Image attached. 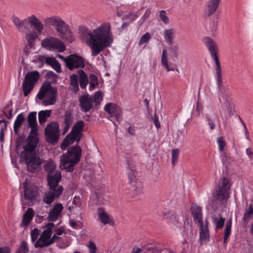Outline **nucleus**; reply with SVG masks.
<instances>
[{
	"label": "nucleus",
	"mask_w": 253,
	"mask_h": 253,
	"mask_svg": "<svg viewBox=\"0 0 253 253\" xmlns=\"http://www.w3.org/2000/svg\"><path fill=\"white\" fill-rule=\"evenodd\" d=\"M82 35L85 38L86 43L91 49V56L95 57L113 42L111 24L109 22L101 24L91 31L85 28L82 30Z\"/></svg>",
	"instance_id": "nucleus-1"
},
{
	"label": "nucleus",
	"mask_w": 253,
	"mask_h": 253,
	"mask_svg": "<svg viewBox=\"0 0 253 253\" xmlns=\"http://www.w3.org/2000/svg\"><path fill=\"white\" fill-rule=\"evenodd\" d=\"M31 130L27 139V143L23 147V151L20 155V163H25L27 170L35 172L39 170L43 160L38 156L35 149L38 142V128L31 127Z\"/></svg>",
	"instance_id": "nucleus-2"
},
{
	"label": "nucleus",
	"mask_w": 253,
	"mask_h": 253,
	"mask_svg": "<svg viewBox=\"0 0 253 253\" xmlns=\"http://www.w3.org/2000/svg\"><path fill=\"white\" fill-rule=\"evenodd\" d=\"M202 41L205 45L208 48L212 59L214 61L215 63V78L219 89L221 92V98L225 103H227V95L224 91H222L221 89L222 87V77H221V68L220 64L217 55V51L218 50L217 46L211 38L205 37Z\"/></svg>",
	"instance_id": "nucleus-3"
},
{
	"label": "nucleus",
	"mask_w": 253,
	"mask_h": 253,
	"mask_svg": "<svg viewBox=\"0 0 253 253\" xmlns=\"http://www.w3.org/2000/svg\"><path fill=\"white\" fill-rule=\"evenodd\" d=\"M81 148L76 146L70 148L60 157V168L67 171H72L74 167L79 162L81 156Z\"/></svg>",
	"instance_id": "nucleus-4"
},
{
	"label": "nucleus",
	"mask_w": 253,
	"mask_h": 253,
	"mask_svg": "<svg viewBox=\"0 0 253 253\" xmlns=\"http://www.w3.org/2000/svg\"><path fill=\"white\" fill-rule=\"evenodd\" d=\"M230 184L227 178H221L214 194L212 196L211 201L213 205L217 206L222 204L224 200L229 198V191Z\"/></svg>",
	"instance_id": "nucleus-5"
},
{
	"label": "nucleus",
	"mask_w": 253,
	"mask_h": 253,
	"mask_svg": "<svg viewBox=\"0 0 253 253\" xmlns=\"http://www.w3.org/2000/svg\"><path fill=\"white\" fill-rule=\"evenodd\" d=\"M127 174L129 179V187H128L130 194L132 196H135L142 193V184L141 182L136 179L137 171L133 163H128L127 168Z\"/></svg>",
	"instance_id": "nucleus-6"
},
{
	"label": "nucleus",
	"mask_w": 253,
	"mask_h": 253,
	"mask_svg": "<svg viewBox=\"0 0 253 253\" xmlns=\"http://www.w3.org/2000/svg\"><path fill=\"white\" fill-rule=\"evenodd\" d=\"M84 126V122L82 121H79L74 125L71 131L66 136L61 145L62 150L66 149L76 140L79 141Z\"/></svg>",
	"instance_id": "nucleus-7"
},
{
	"label": "nucleus",
	"mask_w": 253,
	"mask_h": 253,
	"mask_svg": "<svg viewBox=\"0 0 253 253\" xmlns=\"http://www.w3.org/2000/svg\"><path fill=\"white\" fill-rule=\"evenodd\" d=\"M56 89L51 87L50 85L42 86L37 96L40 100L43 99L42 104L44 106L52 105L56 101Z\"/></svg>",
	"instance_id": "nucleus-8"
},
{
	"label": "nucleus",
	"mask_w": 253,
	"mask_h": 253,
	"mask_svg": "<svg viewBox=\"0 0 253 253\" xmlns=\"http://www.w3.org/2000/svg\"><path fill=\"white\" fill-rule=\"evenodd\" d=\"M12 19L19 30H20V29L27 23L33 26L39 34L42 33L43 30V24L35 15L33 14L23 20H21L17 17H13Z\"/></svg>",
	"instance_id": "nucleus-9"
},
{
	"label": "nucleus",
	"mask_w": 253,
	"mask_h": 253,
	"mask_svg": "<svg viewBox=\"0 0 253 253\" xmlns=\"http://www.w3.org/2000/svg\"><path fill=\"white\" fill-rule=\"evenodd\" d=\"M41 45L48 50L60 52L64 51L66 49V46L62 41L52 36L43 39L41 42Z\"/></svg>",
	"instance_id": "nucleus-10"
},
{
	"label": "nucleus",
	"mask_w": 253,
	"mask_h": 253,
	"mask_svg": "<svg viewBox=\"0 0 253 253\" xmlns=\"http://www.w3.org/2000/svg\"><path fill=\"white\" fill-rule=\"evenodd\" d=\"M52 233L51 228H47L43 231L40 238L34 244L35 248H43L48 246L55 241H58L60 237L54 235L51 238Z\"/></svg>",
	"instance_id": "nucleus-11"
},
{
	"label": "nucleus",
	"mask_w": 253,
	"mask_h": 253,
	"mask_svg": "<svg viewBox=\"0 0 253 253\" xmlns=\"http://www.w3.org/2000/svg\"><path fill=\"white\" fill-rule=\"evenodd\" d=\"M40 78V74L37 71L28 72L23 83V94L27 96L32 90L35 84Z\"/></svg>",
	"instance_id": "nucleus-12"
},
{
	"label": "nucleus",
	"mask_w": 253,
	"mask_h": 253,
	"mask_svg": "<svg viewBox=\"0 0 253 253\" xmlns=\"http://www.w3.org/2000/svg\"><path fill=\"white\" fill-rule=\"evenodd\" d=\"M45 136L46 141L50 143H55L59 136V126L53 122L48 124L45 128Z\"/></svg>",
	"instance_id": "nucleus-13"
},
{
	"label": "nucleus",
	"mask_w": 253,
	"mask_h": 253,
	"mask_svg": "<svg viewBox=\"0 0 253 253\" xmlns=\"http://www.w3.org/2000/svg\"><path fill=\"white\" fill-rule=\"evenodd\" d=\"M58 36L70 42L73 40L72 33L68 25L61 19L54 27Z\"/></svg>",
	"instance_id": "nucleus-14"
},
{
	"label": "nucleus",
	"mask_w": 253,
	"mask_h": 253,
	"mask_svg": "<svg viewBox=\"0 0 253 253\" xmlns=\"http://www.w3.org/2000/svg\"><path fill=\"white\" fill-rule=\"evenodd\" d=\"M24 197L25 200L30 203L29 205L32 206L36 201L39 196L38 188L37 186L29 185L26 182L24 183Z\"/></svg>",
	"instance_id": "nucleus-15"
},
{
	"label": "nucleus",
	"mask_w": 253,
	"mask_h": 253,
	"mask_svg": "<svg viewBox=\"0 0 253 253\" xmlns=\"http://www.w3.org/2000/svg\"><path fill=\"white\" fill-rule=\"evenodd\" d=\"M66 66L70 70L79 68H84V60L80 56L73 54L67 57Z\"/></svg>",
	"instance_id": "nucleus-16"
},
{
	"label": "nucleus",
	"mask_w": 253,
	"mask_h": 253,
	"mask_svg": "<svg viewBox=\"0 0 253 253\" xmlns=\"http://www.w3.org/2000/svg\"><path fill=\"white\" fill-rule=\"evenodd\" d=\"M63 191V187H58L56 189H51L45 192L43 197V202L47 204H51L54 200L58 197Z\"/></svg>",
	"instance_id": "nucleus-17"
},
{
	"label": "nucleus",
	"mask_w": 253,
	"mask_h": 253,
	"mask_svg": "<svg viewBox=\"0 0 253 253\" xmlns=\"http://www.w3.org/2000/svg\"><path fill=\"white\" fill-rule=\"evenodd\" d=\"M104 109L111 117H114L118 121H120L122 115V110L120 106L115 103H108L105 105Z\"/></svg>",
	"instance_id": "nucleus-18"
},
{
	"label": "nucleus",
	"mask_w": 253,
	"mask_h": 253,
	"mask_svg": "<svg viewBox=\"0 0 253 253\" xmlns=\"http://www.w3.org/2000/svg\"><path fill=\"white\" fill-rule=\"evenodd\" d=\"M62 177L61 173L60 171H56L53 173L49 174L47 175V182L49 188L56 189L58 187H62L58 185L59 182L61 181Z\"/></svg>",
	"instance_id": "nucleus-19"
},
{
	"label": "nucleus",
	"mask_w": 253,
	"mask_h": 253,
	"mask_svg": "<svg viewBox=\"0 0 253 253\" xmlns=\"http://www.w3.org/2000/svg\"><path fill=\"white\" fill-rule=\"evenodd\" d=\"M97 213L99 221L103 224H109L111 226L114 225L113 217L106 212L103 208H98L97 210Z\"/></svg>",
	"instance_id": "nucleus-20"
},
{
	"label": "nucleus",
	"mask_w": 253,
	"mask_h": 253,
	"mask_svg": "<svg viewBox=\"0 0 253 253\" xmlns=\"http://www.w3.org/2000/svg\"><path fill=\"white\" fill-rule=\"evenodd\" d=\"M93 103L92 96L88 94L84 95L80 98V106L85 112L88 111L92 108Z\"/></svg>",
	"instance_id": "nucleus-21"
},
{
	"label": "nucleus",
	"mask_w": 253,
	"mask_h": 253,
	"mask_svg": "<svg viewBox=\"0 0 253 253\" xmlns=\"http://www.w3.org/2000/svg\"><path fill=\"white\" fill-rule=\"evenodd\" d=\"M38 58L41 60L44 61L46 64L51 66L57 73L61 72V65L54 57L40 56Z\"/></svg>",
	"instance_id": "nucleus-22"
},
{
	"label": "nucleus",
	"mask_w": 253,
	"mask_h": 253,
	"mask_svg": "<svg viewBox=\"0 0 253 253\" xmlns=\"http://www.w3.org/2000/svg\"><path fill=\"white\" fill-rule=\"evenodd\" d=\"M63 209V205L57 203L54 205L51 211L48 213V220L54 221L60 216Z\"/></svg>",
	"instance_id": "nucleus-23"
},
{
	"label": "nucleus",
	"mask_w": 253,
	"mask_h": 253,
	"mask_svg": "<svg viewBox=\"0 0 253 253\" xmlns=\"http://www.w3.org/2000/svg\"><path fill=\"white\" fill-rule=\"evenodd\" d=\"M221 0H209L205 10V14L210 16L214 13L219 5Z\"/></svg>",
	"instance_id": "nucleus-24"
},
{
	"label": "nucleus",
	"mask_w": 253,
	"mask_h": 253,
	"mask_svg": "<svg viewBox=\"0 0 253 253\" xmlns=\"http://www.w3.org/2000/svg\"><path fill=\"white\" fill-rule=\"evenodd\" d=\"M194 221L198 224L204 223L202 221V208L196 204H193L191 208Z\"/></svg>",
	"instance_id": "nucleus-25"
},
{
	"label": "nucleus",
	"mask_w": 253,
	"mask_h": 253,
	"mask_svg": "<svg viewBox=\"0 0 253 253\" xmlns=\"http://www.w3.org/2000/svg\"><path fill=\"white\" fill-rule=\"evenodd\" d=\"M200 228V238L202 242L207 243L209 241L210 234L208 227V222L198 224Z\"/></svg>",
	"instance_id": "nucleus-26"
},
{
	"label": "nucleus",
	"mask_w": 253,
	"mask_h": 253,
	"mask_svg": "<svg viewBox=\"0 0 253 253\" xmlns=\"http://www.w3.org/2000/svg\"><path fill=\"white\" fill-rule=\"evenodd\" d=\"M184 225L183 228H181V233L186 238L191 237L193 234L192 223L191 221H184Z\"/></svg>",
	"instance_id": "nucleus-27"
},
{
	"label": "nucleus",
	"mask_w": 253,
	"mask_h": 253,
	"mask_svg": "<svg viewBox=\"0 0 253 253\" xmlns=\"http://www.w3.org/2000/svg\"><path fill=\"white\" fill-rule=\"evenodd\" d=\"M34 215V211L32 208H29L24 214L22 224L26 226L28 225L32 220Z\"/></svg>",
	"instance_id": "nucleus-28"
},
{
	"label": "nucleus",
	"mask_w": 253,
	"mask_h": 253,
	"mask_svg": "<svg viewBox=\"0 0 253 253\" xmlns=\"http://www.w3.org/2000/svg\"><path fill=\"white\" fill-rule=\"evenodd\" d=\"M175 31L173 28L166 29L164 33V38L165 41L169 44L173 43V40L174 37Z\"/></svg>",
	"instance_id": "nucleus-29"
},
{
	"label": "nucleus",
	"mask_w": 253,
	"mask_h": 253,
	"mask_svg": "<svg viewBox=\"0 0 253 253\" xmlns=\"http://www.w3.org/2000/svg\"><path fill=\"white\" fill-rule=\"evenodd\" d=\"M177 216L171 211H168L164 214V218L165 219L167 222L172 227L173 225H175L176 223L175 221H176Z\"/></svg>",
	"instance_id": "nucleus-30"
},
{
	"label": "nucleus",
	"mask_w": 253,
	"mask_h": 253,
	"mask_svg": "<svg viewBox=\"0 0 253 253\" xmlns=\"http://www.w3.org/2000/svg\"><path fill=\"white\" fill-rule=\"evenodd\" d=\"M27 122L28 123V126L30 127H37L36 112H32L28 114L27 117Z\"/></svg>",
	"instance_id": "nucleus-31"
},
{
	"label": "nucleus",
	"mask_w": 253,
	"mask_h": 253,
	"mask_svg": "<svg viewBox=\"0 0 253 253\" xmlns=\"http://www.w3.org/2000/svg\"><path fill=\"white\" fill-rule=\"evenodd\" d=\"M78 73L80 76V86L81 88H84L86 86L88 83L87 76L82 70H80Z\"/></svg>",
	"instance_id": "nucleus-32"
},
{
	"label": "nucleus",
	"mask_w": 253,
	"mask_h": 253,
	"mask_svg": "<svg viewBox=\"0 0 253 253\" xmlns=\"http://www.w3.org/2000/svg\"><path fill=\"white\" fill-rule=\"evenodd\" d=\"M51 110H42L39 112V121L40 124L44 123L48 117L51 115Z\"/></svg>",
	"instance_id": "nucleus-33"
},
{
	"label": "nucleus",
	"mask_w": 253,
	"mask_h": 253,
	"mask_svg": "<svg viewBox=\"0 0 253 253\" xmlns=\"http://www.w3.org/2000/svg\"><path fill=\"white\" fill-rule=\"evenodd\" d=\"M61 18L57 16L46 17L44 19L45 23L48 26L55 27Z\"/></svg>",
	"instance_id": "nucleus-34"
},
{
	"label": "nucleus",
	"mask_w": 253,
	"mask_h": 253,
	"mask_svg": "<svg viewBox=\"0 0 253 253\" xmlns=\"http://www.w3.org/2000/svg\"><path fill=\"white\" fill-rule=\"evenodd\" d=\"M24 120V115L21 113L19 114L14 122L13 128L15 132H17L18 129L21 126Z\"/></svg>",
	"instance_id": "nucleus-35"
},
{
	"label": "nucleus",
	"mask_w": 253,
	"mask_h": 253,
	"mask_svg": "<svg viewBox=\"0 0 253 253\" xmlns=\"http://www.w3.org/2000/svg\"><path fill=\"white\" fill-rule=\"evenodd\" d=\"M253 216V208L252 205H250L248 209H246L243 220L245 222H248Z\"/></svg>",
	"instance_id": "nucleus-36"
},
{
	"label": "nucleus",
	"mask_w": 253,
	"mask_h": 253,
	"mask_svg": "<svg viewBox=\"0 0 253 253\" xmlns=\"http://www.w3.org/2000/svg\"><path fill=\"white\" fill-rule=\"evenodd\" d=\"M55 164L52 160H51L48 161L45 165V169L48 173V175L49 174L53 173V171L55 169Z\"/></svg>",
	"instance_id": "nucleus-37"
},
{
	"label": "nucleus",
	"mask_w": 253,
	"mask_h": 253,
	"mask_svg": "<svg viewBox=\"0 0 253 253\" xmlns=\"http://www.w3.org/2000/svg\"><path fill=\"white\" fill-rule=\"evenodd\" d=\"M70 84L72 87V89L74 91H77L79 90L78 86V76L76 74H73L70 78Z\"/></svg>",
	"instance_id": "nucleus-38"
},
{
	"label": "nucleus",
	"mask_w": 253,
	"mask_h": 253,
	"mask_svg": "<svg viewBox=\"0 0 253 253\" xmlns=\"http://www.w3.org/2000/svg\"><path fill=\"white\" fill-rule=\"evenodd\" d=\"M90 84L89 89L92 90L98 84L97 77L94 74H90L89 76Z\"/></svg>",
	"instance_id": "nucleus-39"
},
{
	"label": "nucleus",
	"mask_w": 253,
	"mask_h": 253,
	"mask_svg": "<svg viewBox=\"0 0 253 253\" xmlns=\"http://www.w3.org/2000/svg\"><path fill=\"white\" fill-rule=\"evenodd\" d=\"M161 64L165 68L168 69V60L167 51L166 49H164L162 51L161 56Z\"/></svg>",
	"instance_id": "nucleus-40"
},
{
	"label": "nucleus",
	"mask_w": 253,
	"mask_h": 253,
	"mask_svg": "<svg viewBox=\"0 0 253 253\" xmlns=\"http://www.w3.org/2000/svg\"><path fill=\"white\" fill-rule=\"evenodd\" d=\"M28 252L29 248L28 247V244L26 241H23L21 242L16 253H28Z\"/></svg>",
	"instance_id": "nucleus-41"
},
{
	"label": "nucleus",
	"mask_w": 253,
	"mask_h": 253,
	"mask_svg": "<svg viewBox=\"0 0 253 253\" xmlns=\"http://www.w3.org/2000/svg\"><path fill=\"white\" fill-rule=\"evenodd\" d=\"M12 112L13 109L11 104L7 105L3 109V113L8 119L12 117Z\"/></svg>",
	"instance_id": "nucleus-42"
},
{
	"label": "nucleus",
	"mask_w": 253,
	"mask_h": 253,
	"mask_svg": "<svg viewBox=\"0 0 253 253\" xmlns=\"http://www.w3.org/2000/svg\"><path fill=\"white\" fill-rule=\"evenodd\" d=\"M73 123V116L72 113L68 111L64 115V124L71 126Z\"/></svg>",
	"instance_id": "nucleus-43"
},
{
	"label": "nucleus",
	"mask_w": 253,
	"mask_h": 253,
	"mask_svg": "<svg viewBox=\"0 0 253 253\" xmlns=\"http://www.w3.org/2000/svg\"><path fill=\"white\" fill-rule=\"evenodd\" d=\"M93 102H94L96 105L99 104L103 99L102 94L100 91L96 92L93 97Z\"/></svg>",
	"instance_id": "nucleus-44"
},
{
	"label": "nucleus",
	"mask_w": 253,
	"mask_h": 253,
	"mask_svg": "<svg viewBox=\"0 0 253 253\" xmlns=\"http://www.w3.org/2000/svg\"><path fill=\"white\" fill-rule=\"evenodd\" d=\"M159 17L161 20L165 24H168L169 23V18L167 15L166 11L161 10L160 11Z\"/></svg>",
	"instance_id": "nucleus-45"
},
{
	"label": "nucleus",
	"mask_w": 253,
	"mask_h": 253,
	"mask_svg": "<svg viewBox=\"0 0 253 253\" xmlns=\"http://www.w3.org/2000/svg\"><path fill=\"white\" fill-rule=\"evenodd\" d=\"M40 235V230L38 229H34L31 232V240L33 243H35L38 240V238Z\"/></svg>",
	"instance_id": "nucleus-46"
},
{
	"label": "nucleus",
	"mask_w": 253,
	"mask_h": 253,
	"mask_svg": "<svg viewBox=\"0 0 253 253\" xmlns=\"http://www.w3.org/2000/svg\"><path fill=\"white\" fill-rule=\"evenodd\" d=\"M213 221L215 225V227L217 229H221L224 224V219L222 217H220L219 219H217L215 218H213Z\"/></svg>",
	"instance_id": "nucleus-47"
},
{
	"label": "nucleus",
	"mask_w": 253,
	"mask_h": 253,
	"mask_svg": "<svg viewBox=\"0 0 253 253\" xmlns=\"http://www.w3.org/2000/svg\"><path fill=\"white\" fill-rule=\"evenodd\" d=\"M217 143L218 144L219 151L221 152L223 150L224 146L226 145V142L223 137H220L217 139Z\"/></svg>",
	"instance_id": "nucleus-48"
},
{
	"label": "nucleus",
	"mask_w": 253,
	"mask_h": 253,
	"mask_svg": "<svg viewBox=\"0 0 253 253\" xmlns=\"http://www.w3.org/2000/svg\"><path fill=\"white\" fill-rule=\"evenodd\" d=\"M179 150L178 149L172 151V163L173 165L177 163L178 159Z\"/></svg>",
	"instance_id": "nucleus-49"
},
{
	"label": "nucleus",
	"mask_w": 253,
	"mask_h": 253,
	"mask_svg": "<svg viewBox=\"0 0 253 253\" xmlns=\"http://www.w3.org/2000/svg\"><path fill=\"white\" fill-rule=\"evenodd\" d=\"M151 38V36L149 33H145L143 35L139 42V45H142L147 42Z\"/></svg>",
	"instance_id": "nucleus-50"
},
{
	"label": "nucleus",
	"mask_w": 253,
	"mask_h": 253,
	"mask_svg": "<svg viewBox=\"0 0 253 253\" xmlns=\"http://www.w3.org/2000/svg\"><path fill=\"white\" fill-rule=\"evenodd\" d=\"M232 226V220L229 219L226 223L225 228L224 229V235L229 236L231 232V229Z\"/></svg>",
	"instance_id": "nucleus-51"
},
{
	"label": "nucleus",
	"mask_w": 253,
	"mask_h": 253,
	"mask_svg": "<svg viewBox=\"0 0 253 253\" xmlns=\"http://www.w3.org/2000/svg\"><path fill=\"white\" fill-rule=\"evenodd\" d=\"M26 37L29 42H31L36 38L37 34L34 31H29L26 33Z\"/></svg>",
	"instance_id": "nucleus-52"
},
{
	"label": "nucleus",
	"mask_w": 253,
	"mask_h": 253,
	"mask_svg": "<svg viewBox=\"0 0 253 253\" xmlns=\"http://www.w3.org/2000/svg\"><path fill=\"white\" fill-rule=\"evenodd\" d=\"M87 247L89 249V253H96L97 251V247L95 244L92 241H89Z\"/></svg>",
	"instance_id": "nucleus-53"
},
{
	"label": "nucleus",
	"mask_w": 253,
	"mask_h": 253,
	"mask_svg": "<svg viewBox=\"0 0 253 253\" xmlns=\"http://www.w3.org/2000/svg\"><path fill=\"white\" fill-rule=\"evenodd\" d=\"M208 124L210 125V128L211 130H213L215 128V125L213 123V120L211 119L209 116H207Z\"/></svg>",
	"instance_id": "nucleus-54"
},
{
	"label": "nucleus",
	"mask_w": 253,
	"mask_h": 253,
	"mask_svg": "<svg viewBox=\"0 0 253 253\" xmlns=\"http://www.w3.org/2000/svg\"><path fill=\"white\" fill-rule=\"evenodd\" d=\"M0 253H10V249L7 247H0Z\"/></svg>",
	"instance_id": "nucleus-55"
},
{
	"label": "nucleus",
	"mask_w": 253,
	"mask_h": 253,
	"mask_svg": "<svg viewBox=\"0 0 253 253\" xmlns=\"http://www.w3.org/2000/svg\"><path fill=\"white\" fill-rule=\"evenodd\" d=\"M175 223H176V224L175 225L172 226V228H173L174 229H176L177 228H181L182 223H181L179 221V220L178 217L176 219V221H175Z\"/></svg>",
	"instance_id": "nucleus-56"
},
{
	"label": "nucleus",
	"mask_w": 253,
	"mask_h": 253,
	"mask_svg": "<svg viewBox=\"0 0 253 253\" xmlns=\"http://www.w3.org/2000/svg\"><path fill=\"white\" fill-rule=\"evenodd\" d=\"M128 132L131 135H135V129L134 126H130L128 128Z\"/></svg>",
	"instance_id": "nucleus-57"
},
{
	"label": "nucleus",
	"mask_w": 253,
	"mask_h": 253,
	"mask_svg": "<svg viewBox=\"0 0 253 253\" xmlns=\"http://www.w3.org/2000/svg\"><path fill=\"white\" fill-rule=\"evenodd\" d=\"M142 252V250L139 248L134 247H133L131 253H141Z\"/></svg>",
	"instance_id": "nucleus-58"
},
{
	"label": "nucleus",
	"mask_w": 253,
	"mask_h": 253,
	"mask_svg": "<svg viewBox=\"0 0 253 253\" xmlns=\"http://www.w3.org/2000/svg\"><path fill=\"white\" fill-rule=\"evenodd\" d=\"M246 153L250 159H251L253 157V153L251 148H248L246 149Z\"/></svg>",
	"instance_id": "nucleus-59"
},
{
	"label": "nucleus",
	"mask_w": 253,
	"mask_h": 253,
	"mask_svg": "<svg viewBox=\"0 0 253 253\" xmlns=\"http://www.w3.org/2000/svg\"><path fill=\"white\" fill-rule=\"evenodd\" d=\"M242 124H243V125L244 126V132H245V138L247 140H249V135H248V131L247 130V127L246 126L245 124L243 122H242Z\"/></svg>",
	"instance_id": "nucleus-60"
},
{
	"label": "nucleus",
	"mask_w": 253,
	"mask_h": 253,
	"mask_svg": "<svg viewBox=\"0 0 253 253\" xmlns=\"http://www.w3.org/2000/svg\"><path fill=\"white\" fill-rule=\"evenodd\" d=\"M154 122L156 127L158 129L160 127V123L159 122L158 118L157 117H156L154 120Z\"/></svg>",
	"instance_id": "nucleus-61"
},
{
	"label": "nucleus",
	"mask_w": 253,
	"mask_h": 253,
	"mask_svg": "<svg viewBox=\"0 0 253 253\" xmlns=\"http://www.w3.org/2000/svg\"><path fill=\"white\" fill-rule=\"evenodd\" d=\"M5 129L4 128H2L0 130V139L1 142L3 141L4 139V131Z\"/></svg>",
	"instance_id": "nucleus-62"
},
{
	"label": "nucleus",
	"mask_w": 253,
	"mask_h": 253,
	"mask_svg": "<svg viewBox=\"0 0 253 253\" xmlns=\"http://www.w3.org/2000/svg\"><path fill=\"white\" fill-rule=\"evenodd\" d=\"M129 24H130V23L127 22L123 23L121 27V29L122 30H124V29L127 28V27L129 26Z\"/></svg>",
	"instance_id": "nucleus-63"
},
{
	"label": "nucleus",
	"mask_w": 253,
	"mask_h": 253,
	"mask_svg": "<svg viewBox=\"0 0 253 253\" xmlns=\"http://www.w3.org/2000/svg\"><path fill=\"white\" fill-rule=\"evenodd\" d=\"M216 27H217V24L215 22H213L212 23V25L211 27V30L212 31H215L216 29Z\"/></svg>",
	"instance_id": "nucleus-64"
}]
</instances>
